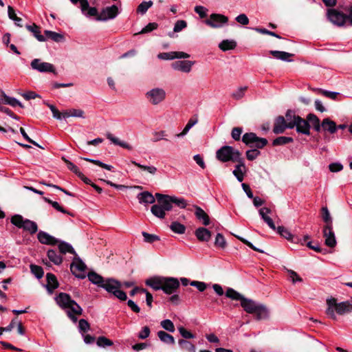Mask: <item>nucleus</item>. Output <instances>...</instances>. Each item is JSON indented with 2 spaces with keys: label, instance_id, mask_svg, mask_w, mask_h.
Returning a JSON list of instances; mask_svg holds the SVG:
<instances>
[{
  "label": "nucleus",
  "instance_id": "13",
  "mask_svg": "<svg viewBox=\"0 0 352 352\" xmlns=\"http://www.w3.org/2000/svg\"><path fill=\"white\" fill-rule=\"evenodd\" d=\"M228 21V18L221 14H210L208 19L205 21V23L213 28H219L222 26L223 24L226 23Z\"/></svg>",
  "mask_w": 352,
  "mask_h": 352
},
{
  "label": "nucleus",
  "instance_id": "41",
  "mask_svg": "<svg viewBox=\"0 0 352 352\" xmlns=\"http://www.w3.org/2000/svg\"><path fill=\"white\" fill-rule=\"evenodd\" d=\"M179 345L181 349L188 352H196V348L190 342L181 339L178 341Z\"/></svg>",
  "mask_w": 352,
  "mask_h": 352
},
{
  "label": "nucleus",
  "instance_id": "23",
  "mask_svg": "<svg viewBox=\"0 0 352 352\" xmlns=\"http://www.w3.org/2000/svg\"><path fill=\"white\" fill-rule=\"evenodd\" d=\"M47 285L46 288L50 294H52L54 290L58 287V282L56 276L52 273L46 274Z\"/></svg>",
  "mask_w": 352,
  "mask_h": 352
},
{
  "label": "nucleus",
  "instance_id": "62",
  "mask_svg": "<svg viewBox=\"0 0 352 352\" xmlns=\"http://www.w3.org/2000/svg\"><path fill=\"white\" fill-rule=\"evenodd\" d=\"M153 142H157L161 140H166L165 138L166 136H167V134L165 131H155L153 133Z\"/></svg>",
  "mask_w": 352,
  "mask_h": 352
},
{
  "label": "nucleus",
  "instance_id": "26",
  "mask_svg": "<svg viewBox=\"0 0 352 352\" xmlns=\"http://www.w3.org/2000/svg\"><path fill=\"white\" fill-rule=\"evenodd\" d=\"M137 198L140 204H153L155 201V197L148 191H144L138 195Z\"/></svg>",
  "mask_w": 352,
  "mask_h": 352
},
{
  "label": "nucleus",
  "instance_id": "9",
  "mask_svg": "<svg viewBox=\"0 0 352 352\" xmlns=\"http://www.w3.org/2000/svg\"><path fill=\"white\" fill-rule=\"evenodd\" d=\"M166 96L165 90L162 88H153L146 93L147 100L153 105L162 102Z\"/></svg>",
  "mask_w": 352,
  "mask_h": 352
},
{
  "label": "nucleus",
  "instance_id": "12",
  "mask_svg": "<svg viewBox=\"0 0 352 352\" xmlns=\"http://www.w3.org/2000/svg\"><path fill=\"white\" fill-rule=\"evenodd\" d=\"M179 287V281L173 277H164L162 291L167 294L175 293Z\"/></svg>",
  "mask_w": 352,
  "mask_h": 352
},
{
  "label": "nucleus",
  "instance_id": "3",
  "mask_svg": "<svg viewBox=\"0 0 352 352\" xmlns=\"http://www.w3.org/2000/svg\"><path fill=\"white\" fill-rule=\"evenodd\" d=\"M327 309L326 314L333 320H336V312L339 315H344L345 314L352 312V304L349 301H344L337 302V300L331 298L327 300Z\"/></svg>",
  "mask_w": 352,
  "mask_h": 352
},
{
  "label": "nucleus",
  "instance_id": "11",
  "mask_svg": "<svg viewBox=\"0 0 352 352\" xmlns=\"http://www.w3.org/2000/svg\"><path fill=\"white\" fill-rule=\"evenodd\" d=\"M118 8L116 5L103 8L97 16V21H106L113 19L118 14Z\"/></svg>",
  "mask_w": 352,
  "mask_h": 352
},
{
  "label": "nucleus",
  "instance_id": "21",
  "mask_svg": "<svg viewBox=\"0 0 352 352\" xmlns=\"http://www.w3.org/2000/svg\"><path fill=\"white\" fill-rule=\"evenodd\" d=\"M258 212L263 220L268 225L271 229L275 230V224L273 220L268 216V214L271 213V210L267 207H263L261 208Z\"/></svg>",
  "mask_w": 352,
  "mask_h": 352
},
{
  "label": "nucleus",
  "instance_id": "49",
  "mask_svg": "<svg viewBox=\"0 0 352 352\" xmlns=\"http://www.w3.org/2000/svg\"><path fill=\"white\" fill-rule=\"evenodd\" d=\"M25 219L20 214H14L11 218V223L19 228H23Z\"/></svg>",
  "mask_w": 352,
  "mask_h": 352
},
{
  "label": "nucleus",
  "instance_id": "14",
  "mask_svg": "<svg viewBox=\"0 0 352 352\" xmlns=\"http://www.w3.org/2000/svg\"><path fill=\"white\" fill-rule=\"evenodd\" d=\"M297 121L294 123H291L289 126V129H294L296 127L297 133L309 135L310 134V124L308 122L307 119L305 120L301 117L297 118Z\"/></svg>",
  "mask_w": 352,
  "mask_h": 352
},
{
  "label": "nucleus",
  "instance_id": "19",
  "mask_svg": "<svg viewBox=\"0 0 352 352\" xmlns=\"http://www.w3.org/2000/svg\"><path fill=\"white\" fill-rule=\"evenodd\" d=\"M194 62L190 60H177L172 63V67L175 70L184 73H189L192 69Z\"/></svg>",
  "mask_w": 352,
  "mask_h": 352
},
{
  "label": "nucleus",
  "instance_id": "39",
  "mask_svg": "<svg viewBox=\"0 0 352 352\" xmlns=\"http://www.w3.org/2000/svg\"><path fill=\"white\" fill-rule=\"evenodd\" d=\"M47 254L50 261L53 262L55 265H60L63 261L61 256L54 250H48Z\"/></svg>",
  "mask_w": 352,
  "mask_h": 352
},
{
  "label": "nucleus",
  "instance_id": "24",
  "mask_svg": "<svg viewBox=\"0 0 352 352\" xmlns=\"http://www.w3.org/2000/svg\"><path fill=\"white\" fill-rule=\"evenodd\" d=\"M163 281V276H155L147 279L146 280V285L154 290H160L162 289Z\"/></svg>",
  "mask_w": 352,
  "mask_h": 352
},
{
  "label": "nucleus",
  "instance_id": "43",
  "mask_svg": "<svg viewBox=\"0 0 352 352\" xmlns=\"http://www.w3.org/2000/svg\"><path fill=\"white\" fill-rule=\"evenodd\" d=\"M43 200L50 204V205H52V206L56 209V210L62 212V213H64V214H67L69 215H71V216H73L72 213H71L70 212H68L67 210H66L65 209H64L57 201H54L51 199H50L49 198H47V197H43Z\"/></svg>",
  "mask_w": 352,
  "mask_h": 352
},
{
  "label": "nucleus",
  "instance_id": "15",
  "mask_svg": "<svg viewBox=\"0 0 352 352\" xmlns=\"http://www.w3.org/2000/svg\"><path fill=\"white\" fill-rule=\"evenodd\" d=\"M31 67L39 72H55L54 67L52 64L46 62H42L41 59L35 58L31 62Z\"/></svg>",
  "mask_w": 352,
  "mask_h": 352
},
{
  "label": "nucleus",
  "instance_id": "40",
  "mask_svg": "<svg viewBox=\"0 0 352 352\" xmlns=\"http://www.w3.org/2000/svg\"><path fill=\"white\" fill-rule=\"evenodd\" d=\"M236 43L233 40H223L219 44V47L223 52L233 50L236 47Z\"/></svg>",
  "mask_w": 352,
  "mask_h": 352
},
{
  "label": "nucleus",
  "instance_id": "61",
  "mask_svg": "<svg viewBox=\"0 0 352 352\" xmlns=\"http://www.w3.org/2000/svg\"><path fill=\"white\" fill-rule=\"evenodd\" d=\"M245 154L247 159L248 160L252 161L261 154V152L258 149L254 148L247 151Z\"/></svg>",
  "mask_w": 352,
  "mask_h": 352
},
{
  "label": "nucleus",
  "instance_id": "54",
  "mask_svg": "<svg viewBox=\"0 0 352 352\" xmlns=\"http://www.w3.org/2000/svg\"><path fill=\"white\" fill-rule=\"evenodd\" d=\"M96 344L100 347L111 346L113 344L111 340L104 336L99 337L97 340Z\"/></svg>",
  "mask_w": 352,
  "mask_h": 352
},
{
  "label": "nucleus",
  "instance_id": "7",
  "mask_svg": "<svg viewBox=\"0 0 352 352\" xmlns=\"http://www.w3.org/2000/svg\"><path fill=\"white\" fill-rule=\"evenodd\" d=\"M155 197L157 199V203L153 205L151 208L152 214L157 218L164 219L166 215V211H170L173 206L164 199V195L156 193Z\"/></svg>",
  "mask_w": 352,
  "mask_h": 352
},
{
  "label": "nucleus",
  "instance_id": "6",
  "mask_svg": "<svg viewBox=\"0 0 352 352\" xmlns=\"http://www.w3.org/2000/svg\"><path fill=\"white\" fill-rule=\"evenodd\" d=\"M122 283L114 278H107L104 283L102 285L101 288L104 289L107 292L112 294L115 297L120 300L124 301L126 300V294L122 291Z\"/></svg>",
  "mask_w": 352,
  "mask_h": 352
},
{
  "label": "nucleus",
  "instance_id": "5",
  "mask_svg": "<svg viewBox=\"0 0 352 352\" xmlns=\"http://www.w3.org/2000/svg\"><path fill=\"white\" fill-rule=\"evenodd\" d=\"M327 16L329 20L334 25L342 27L344 26L346 22H349L351 25V17H352V7L348 9L347 14L336 10L330 9L328 10Z\"/></svg>",
  "mask_w": 352,
  "mask_h": 352
},
{
  "label": "nucleus",
  "instance_id": "16",
  "mask_svg": "<svg viewBox=\"0 0 352 352\" xmlns=\"http://www.w3.org/2000/svg\"><path fill=\"white\" fill-rule=\"evenodd\" d=\"M323 236L324 238L325 245L330 248L336 246L337 242L334 232L333 230V226H324L323 228Z\"/></svg>",
  "mask_w": 352,
  "mask_h": 352
},
{
  "label": "nucleus",
  "instance_id": "55",
  "mask_svg": "<svg viewBox=\"0 0 352 352\" xmlns=\"http://www.w3.org/2000/svg\"><path fill=\"white\" fill-rule=\"evenodd\" d=\"M82 160H85V161H87V162H91L97 166H99L103 168H105L108 170H111L112 168H113V166H111V165H109V164H104L99 160H93V159H89V158H87V157H83L82 158Z\"/></svg>",
  "mask_w": 352,
  "mask_h": 352
},
{
  "label": "nucleus",
  "instance_id": "42",
  "mask_svg": "<svg viewBox=\"0 0 352 352\" xmlns=\"http://www.w3.org/2000/svg\"><path fill=\"white\" fill-rule=\"evenodd\" d=\"M294 142V139L291 137L280 136L274 139L272 142L274 146L285 145Z\"/></svg>",
  "mask_w": 352,
  "mask_h": 352
},
{
  "label": "nucleus",
  "instance_id": "10",
  "mask_svg": "<svg viewBox=\"0 0 352 352\" xmlns=\"http://www.w3.org/2000/svg\"><path fill=\"white\" fill-rule=\"evenodd\" d=\"M86 265L82 260L77 256H74L73 262L70 265V270L72 273L78 278H85V271L86 270Z\"/></svg>",
  "mask_w": 352,
  "mask_h": 352
},
{
  "label": "nucleus",
  "instance_id": "33",
  "mask_svg": "<svg viewBox=\"0 0 352 352\" xmlns=\"http://www.w3.org/2000/svg\"><path fill=\"white\" fill-rule=\"evenodd\" d=\"M26 28L33 34L38 41L43 42L45 41V37L41 34L39 27L35 23H33L32 25H27Z\"/></svg>",
  "mask_w": 352,
  "mask_h": 352
},
{
  "label": "nucleus",
  "instance_id": "35",
  "mask_svg": "<svg viewBox=\"0 0 352 352\" xmlns=\"http://www.w3.org/2000/svg\"><path fill=\"white\" fill-rule=\"evenodd\" d=\"M1 100L3 104H9L13 107L16 106H19L21 108L24 107V106L17 99L6 96L5 94L1 96Z\"/></svg>",
  "mask_w": 352,
  "mask_h": 352
},
{
  "label": "nucleus",
  "instance_id": "60",
  "mask_svg": "<svg viewBox=\"0 0 352 352\" xmlns=\"http://www.w3.org/2000/svg\"><path fill=\"white\" fill-rule=\"evenodd\" d=\"M278 233L283 237L289 240L292 237V234L290 232L283 226H278L277 228Z\"/></svg>",
  "mask_w": 352,
  "mask_h": 352
},
{
  "label": "nucleus",
  "instance_id": "64",
  "mask_svg": "<svg viewBox=\"0 0 352 352\" xmlns=\"http://www.w3.org/2000/svg\"><path fill=\"white\" fill-rule=\"evenodd\" d=\"M195 12L201 19H204L207 16L208 9L202 6H197L195 7Z\"/></svg>",
  "mask_w": 352,
  "mask_h": 352
},
{
  "label": "nucleus",
  "instance_id": "38",
  "mask_svg": "<svg viewBox=\"0 0 352 352\" xmlns=\"http://www.w3.org/2000/svg\"><path fill=\"white\" fill-rule=\"evenodd\" d=\"M157 336L160 340L166 344H175V339L173 336L168 334L164 331H160L157 332Z\"/></svg>",
  "mask_w": 352,
  "mask_h": 352
},
{
  "label": "nucleus",
  "instance_id": "34",
  "mask_svg": "<svg viewBox=\"0 0 352 352\" xmlns=\"http://www.w3.org/2000/svg\"><path fill=\"white\" fill-rule=\"evenodd\" d=\"M58 249L61 254H65L66 253H70L74 254V256H77L76 252H75L73 247L68 243L65 241H58Z\"/></svg>",
  "mask_w": 352,
  "mask_h": 352
},
{
  "label": "nucleus",
  "instance_id": "28",
  "mask_svg": "<svg viewBox=\"0 0 352 352\" xmlns=\"http://www.w3.org/2000/svg\"><path fill=\"white\" fill-rule=\"evenodd\" d=\"M226 297L234 300H240L241 306L242 307V303L244 302L245 300H248V298H245L243 295H241L238 292L235 291L232 288H228L226 292Z\"/></svg>",
  "mask_w": 352,
  "mask_h": 352
},
{
  "label": "nucleus",
  "instance_id": "2",
  "mask_svg": "<svg viewBox=\"0 0 352 352\" xmlns=\"http://www.w3.org/2000/svg\"><path fill=\"white\" fill-rule=\"evenodd\" d=\"M243 310L249 314L254 316L256 320H267L270 318V309L268 307L261 302L255 301L252 299L248 298L242 303Z\"/></svg>",
  "mask_w": 352,
  "mask_h": 352
},
{
  "label": "nucleus",
  "instance_id": "59",
  "mask_svg": "<svg viewBox=\"0 0 352 352\" xmlns=\"http://www.w3.org/2000/svg\"><path fill=\"white\" fill-rule=\"evenodd\" d=\"M142 236H144V240L146 243H153L155 241H159L160 238L155 234H149L146 232H142Z\"/></svg>",
  "mask_w": 352,
  "mask_h": 352
},
{
  "label": "nucleus",
  "instance_id": "45",
  "mask_svg": "<svg viewBox=\"0 0 352 352\" xmlns=\"http://www.w3.org/2000/svg\"><path fill=\"white\" fill-rule=\"evenodd\" d=\"M170 230L177 234H184L186 231V227L184 225L177 222L173 221L170 226Z\"/></svg>",
  "mask_w": 352,
  "mask_h": 352
},
{
  "label": "nucleus",
  "instance_id": "4",
  "mask_svg": "<svg viewBox=\"0 0 352 352\" xmlns=\"http://www.w3.org/2000/svg\"><path fill=\"white\" fill-rule=\"evenodd\" d=\"M241 157V152L230 146H223L216 152V158L221 162H235Z\"/></svg>",
  "mask_w": 352,
  "mask_h": 352
},
{
  "label": "nucleus",
  "instance_id": "32",
  "mask_svg": "<svg viewBox=\"0 0 352 352\" xmlns=\"http://www.w3.org/2000/svg\"><path fill=\"white\" fill-rule=\"evenodd\" d=\"M270 54H272L275 58L279 59L283 61H287L289 62L292 60L290 58L294 56V54L283 52V51H278V50H271L270 52Z\"/></svg>",
  "mask_w": 352,
  "mask_h": 352
},
{
  "label": "nucleus",
  "instance_id": "58",
  "mask_svg": "<svg viewBox=\"0 0 352 352\" xmlns=\"http://www.w3.org/2000/svg\"><path fill=\"white\" fill-rule=\"evenodd\" d=\"M162 327L169 332L175 331V326L173 322L168 319L164 320L160 323Z\"/></svg>",
  "mask_w": 352,
  "mask_h": 352
},
{
  "label": "nucleus",
  "instance_id": "46",
  "mask_svg": "<svg viewBox=\"0 0 352 352\" xmlns=\"http://www.w3.org/2000/svg\"><path fill=\"white\" fill-rule=\"evenodd\" d=\"M198 122V120L197 118H190L187 124L186 125V126L184 127V129H183L182 132H181L179 134H177L176 136L178 137V138H180V137H183L185 135L187 134V133L189 131V130L194 126Z\"/></svg>",
  "mask_w": 352,
  "mask_h": 352
},
{
  "label": "nucleus",
  "instance_id": "51",
  "mask_svg": "<svg viewBox=\"0 0 352 352\" xmlns=\"http://www.w3.org/2000/svg\"><path fill=\"white\" fill-rule=\"evenodd\" d=\"M153 3L152 1H143L142 2L137 8V12L144 14L146 11L153 6Z\"/></svg>",
  "mask_w": 352,
  "mask_h": 352
},
{
  "label": "nucleus",
  "instance_id": "20",
  "mask_svg": "<svg viewBox=\"0 0 352 352\" xmlns=\"http://www.w3.org/2000/svg\"><path fill=\"white\" fill-rule=\"evenodd\" d=\"M37 238L38 241L42 244L53 245L58 244V240L57 239L42 230L38 232Z\"/></svg>",
  "mask_w": 352,
  "mask_h": 352
},
{
  "label": "nucleus",
  "instance_id": "37",
  "mask_svg": "<svg viewBox=\"0 0 352 352\" xmlns=\"http://www.w3.org/2000/svg\"><path fill=\"white\" fill-rule=\"evenodd\" d=\"M23 229L31 234H35L38 231V226L36 222L25 219Z\"/></svg>",
  "mask_w": 352,
  "mask_h": 352
},
{
  "label": "nucleus",
  "instance_id": "25",
  "mask_svg": "<svg viewBox=\"0 0 352 352\" xmlns=\"http://www.w3.org/2000/svg\"><path fill=\"white\" fill-rule=\"evenodd\" d=\"M164 199L170 204V206L175 204L180 208H185L187 206L186 200L184 198H179L175 196H169L164 195Z\"/></svg>",
  "mask_w": 352,
  "mask_h": 352
},
{
  "label": "nucleus",
  "instance_id": "29",
  "mask_svg": "<svg viewBox=\"0 0 352 352\" xmlns=\"http://www.w3.org/2000/svg\"><path fill=\"white\" fill-rule=\"evenodd\" d=\"M106 137L115 145L120 146V147L126 148L129 151L132 150L133 148V147L130 144L124 141H121L119 138L115 137L111 133H107L106 134Z\"/></svg>",
  "mask_w": 352,
  "mask_h": 352
},
{
  "label": "nucleus",
  "instance_id": "22",
  "mask_svg": "<svg viewBox=\"0 0 352 352\" xmlns=\"http://www.w3.org/2000/svg\"><path fill=\"white\" fill-rule=\"evenodd\" d=\"M195 235L199 241L208 242L211 238V232L204 227H200L195 230Z\"/></svg>",
  "mask_w": 352,
  "mask_h": 352
},
{
  "label": "nucleus",
  "instance_id": "27",
  "mask_svg": "<svg viewBox=\"0 0 352 352\" xmlns=\"http://www.w3.org/2000/svg\"><path fill=\"white\" fill-rule=\"evenodd\" d=\"M195 214L197 219L202 221L204 226L210 224V218L207 213L199 206H195Z\"/></svg>",
  "mask_w": 352,
  "mask_h": 352
},
{
  "label": "nucleus",
  "instance_id": "56",
  "mask_svg": "<svg viewBox=\"0 0 352 352\" xmlns=\"http://www.w3.org/2000/svg\"><path fill=\"white\" fill-rule=\"evenodd\" d=\"M247 89V87H239L232 94V97L235 100L241 99L245 96V92L246 91Z\"/></svg>",
  "mask_w": 352,
  "mask_h": 352
},
{
  "label": "nucleus",
  "instance_id": "50",
  "mask_svg": "<svg viewBox=\"0 0 352 352\" xmlns=\"http://www.w3.org/2000/svg\"><path fill=\"white\" fill-rule=\"evenodd\" d=\"M297 118H300L299 116L296 115L295 112L292 110H287L285 113V119L286 120V124L288 125L289 123H294L297 121Z\"/></svg>",
  "mask_w": 352,
  "mask_h": 352
},
{
  "label": "nucleus",
  "instance_id": "44",
  "mask_svg": "<svg viewBox=\"0 0 352 352\" xmlns=\"http://www.w3.org/2000/svg\"><path fill=\"white\" fill-rule=\"evenodd\" d=\"M43 200L50 204V205H52V206L56 209V210L62 212V213H64V214H67L69 215H71V216H73L72 213H71L70 212H68L67 210H66L65 209H64L57 201H54L51 199H50L49 198H47V197H43Z\"/></svg>",
  "mask_w": 352,
  "mask_h": 352
},
{
  "label": "nucleus",
  "instance_id": "18",
  "mask_svg": "<svg viewBox=\"0 0 352 352\" xmlns=\"http://www.w3.org/2000/svg\"><path fill=\"white\" fill-rule=\"evenodd\" d=\"M237 164L235 166L234 170L232 171L233 175L236 177L237 180L241 182L244 179L245 173L246 172V167L244 160L241 157L239 161H236Z\"/></svg>",
  "mask_w": 352,
  "mask_h": 352
},
{
  "label": "nucleus",
  "instance_id": "30",
  "mask_svg": "<svg viewBox=\"0 0 352 352\" xmlns=\"http://www.w3.org/2000/svg\"><path fill=\"white\" fill-rule=\"evenodd\" d=\"M322 129L333 134L337 131V126L334 121L331 120L329 118H325L321 123Z\"/></svg>",
  "mask_w": 352,
  "mask_h": 352
},
{
  "label": "nucleus",
  "instance_id": "1",
  "mask_svg": "<svg viewBox=\"0 0 352 352\" xmlns=\"http://www.w3.org/2000/svg\"><path fill=\"white\" fill-rule=\"evenodd\" d=\"M56 303L63 309H67V316L74 322H77L76 316L82 314V309L71 296L66 293L60 292L55 298Z\"/></svg>",
  "mask_w": 352,
  "mask_h": 352
},
{
  "label": "nucleus",
  "instance_id": "53",
  "mask_svg": "<svg viewBox=\"0 0 352 352\" xmlns=\"http://www.w3.org/2000/svg\"><path fill=\"white\" fill-rule=\"evenodd\" d=\"M226 245L227 243L224 236L221 234L218 233L215 237L214 245L221 249H224L226 247Z\"/></svg>",
  "mask_w": 352,
  "mask_h": 352
},
{
  "label": "nucleus",
  "instance_id": "63",
  "mask_svg": "<svg viewBox=\"0 0 352 352\" xmlns=\"http://www.w3.org/2000/svg\"><path fill=\"white\" fill-rule=\"evenodd\" d=\"M187 27V23L184 20L177 21L174 25L173 32H179Z\"/></svg>",
  "mask_w": 352,
  "mask_h": 352
},
{
  "label": "nucleus",
  "instance_id": "57",
  "mask_svg": "<svg viewBox=\"0 0 352 352\" xmlns=\"http://www.w3.org/2000/svg\"><path fill=\"white\" fill-rule=\"evenodd\" d=\"M30 269L32 273L37 278H41L43 277L44 272L41 267L36 265H31Z\"/></svg>",
  "mask_w": 352,
  "mask_h": 352
},
{
  "label": "nucleus",
  "instance_id": "47",
  "mask_svg": "<svg viewBox=\"0 0 352 352\" xmlns=\"http://www.w3.org/2000/svg\"><path fill=\"white\" fill-rule=\"evenodd\" d=\"M44 33L48 38H50L55 42H60L63 40V36L55 32L45 30Z\"/></svg>",
  "mask_w": 352,
  "mask_h": 352
},
{
  "label": "nucleus",
  "instance_id": "36",
  "mask_svg": "<svg viewBox=\"0 0 352 352\" xmlns=\"http://www.w3.org/2000/svg\"><path fill=\"white\" fill-rule=\"evenodd\" d=\"M308 122L312 124L314 130L317 132H320L322 128L321 124L320 123L319 118L313 113H309L307 116Z\"/></svg>",
  "mask_w": 352,
  "mask_h": 352
},
{
  "label": "nucleus",
  "instance_id": "8",
  "mask_svg": "<svg viewBox=\"0 0 352 352\" xmlns=\"http://www.w3.org/2000/svg\"><path fill=\"white\" fill-rule=\"evenodd\" d=\"M242 142L250 146L263 148L267 144V140L258 137L254 133H246L242 137Z\"/></svg>",
  "mask_w": 352,
  "mask_h": 352
},
{
  "label": "nucleus",
  "instance_id": "48",
  "mask_svg": "<svg viewBox=\"0 0 352 352\" xmlns=\"http://www.w3.org/2000/svg\"><path fill=\"white\" fill-rule=\"evenodd\" d=\"M322 218L325 222V226H333L332 218L329 213V211L327 207H322L321 209Z\"/></svg>",
  "mask_w": 352,
  "mask_h": 352
},
{
  "label": "nucleus",
  "instance_id": "17",
  "mask_svg": "<svg viewBox=\"0 0 352 352\" xmlns=\"http://www.w3.org/2000/svg\"><path fill=\"white\" fill-rule=\"evenodd\" d=\"M290 124L291 123L287 125L285 117L279 116L276 117L274 120L273 132L275 134L283 133H284L286 129H289V126Z\"/></svg>",
  "mask_w": 352,
  "mask_h": 352
},
{
  "label": "nucleus",
  "instance_id": "31",
  "mask_svg": "<svg viewBox=\"0 0 352 352\" xmlns=\"http://www.w3.org/2000/svg\"><path fill=\"white\" fill-rule=\"evenodd\" d=\"M88 279L93 284L101 287L103 283H104V279L102 276L99 275L95 272H89L87 274Z\"/></svg>",
  "mask_w": 352,
  "mask_h": 352
},
{
  "label": "nucleus",
  "instance_id": "52",
  "mask_svg": "<svg viewBox=\"0 0 352 352\" xmlns=\"http://www.w3.org/2000/svg\"><path fill=\"white\" fill-rule=\"evenodd\" d=\"M131 164L135 165V166L140 168L144 170L148 171L149 173L154 175L157 172V168L153 166H144L142 165L140 163L136 162L135 161H131Z\"/></svg>",
  "mask_w": 352,
  "mask_h": 352
}]
</instances>
